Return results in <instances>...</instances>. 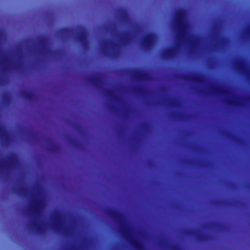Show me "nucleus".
I'll list each match as a JSON object with an SVG mask.
<instances>
[{"label":"nucleus","mask_w":250,"mask_h":250,"mask_svg":"<svg viewBox=\"0 0 250 250\" xmlns=\"http://www.w3.org/2000/svg\"><path fill=\"white\" fill-rule=\"evenodd\" d=\"M131 78L136 81L146 82L151 80L150 76L146 73L135 69L131 72Z\"/></svg>","instance_id":"nucleus-16"},{"label":"nucleus","mask_w":250,"mask_h":250,"mask_svg":"<svg viewBox=\"0 0 250 250\" xmlns=\"http://www.w3.org/2000/svg\"><path fill=\"white\" fill-rule=\"evenodd\" d=\"M132 37L128 32H124L121 34L119 39V43L122 45H125L132 40Z\"/></svg>","instance_id":"nucleus-21"},{"label":"nucleus","mask_w":250,"mask_h":250,"mask_svg":"<svg viewBox=\"0 0 250 250\" xmlns=\"http://www.w3.org/2000/svg\"><path fill=\"white\" fill-rule=\"evenodd\" d=\"M58 148H59L58 146L54 144H52L50 146L49 150L51 151H56L58 150Z\"/></svg>","instance_id":"nucleus-29"},{"label":"nucleus","mask_w":250,"mask_h":250,"mask_svg":"<svg viewBox=\"0 0 250 250\" xmlns=\"http://www.w3.org/2000/svg\"><path fill=\"white\" fill-rule=\"evenodd\" d=\"M7 82V80L3 77H0V85H3Z\"/></svg>","instance_id":"nucleus-30"},{"label":"nucleus","mask_w":250,"mask_h":250,"mask_svg":"<svg viewBox=\"0 0 250 250\" xmlns=\"http://www.w3.org/2000/svg\"><path fill=\"white\" fill-rule=\"evenodd\" d=\"M222 203H223V204H224L225 203H224V202H223Z\"/></svg>","instance_id":"nucleus-34"},{"label":"nucleus","mask_w":250,"mask_h":250,"mask_svg":"<svg viewBox=\"0 0 250 250\" xmlns=\"http://www.w3.org/2000/svg\"><path fill=\"white\" fill-rule=\"evenodd\" d=\"M197 90L198 92L200 93H204L207 95H222L226 94L228 95V96L224 98L222 100L223 102L227 104L225 102V99H230V98L231 96H235L233 94L231 93L226 88H224L221 86L212 85L210 86L207 90H201L199 89H197ZM232 100H235V98L231 99ZM227 104H229V103H227Z\"/></svg>","instance_id":"nucleus-6"},{"label":"nucleus","mask_w":250,"mask_h":250,"mask_svg":"<svg viewBox=\"0 0 250 250\" xmlns=\"http://www.w3.org/2000/svg\"><path fill=\"white\" fill-rule=\"evenodd\" d=\"M243 34L245 36L250 37V25L244 29Z\"/></svg>","instance_id":"nucleus-28"},{"label":"nucleus","mask_w":250,"mask_h":250,"mask_svg":"<svg viewBox=\"0 0 250 250\" xmlns=\"http://www.w3.org/2000/svg\"><path fill=\"white\" fill-rule=\"evenodd\" d=\"M156 41V36L154 34H149L141 40V46L145 49L152 47Z\"/></svg>","instance_id":"nucleus-14"},{"label":"nucleus","mask_w":250,"mask_h":250,"mask_svg":"<svg viewBox=\"0 0 250 250\" xmlns=\"http://www.w3.org/2000/svg\"><path fill=\"white\" fill-rule=\"evenodd\" d=\"M124 110H125V114H127L129 113L130 109L128 107H126L125 108Z\"/></svg>","instance_id":"nucleus-32"},{"label":"nucleus","mask_w":250,"mask_h":250,"mask_svg":"<svg viewBox=\"0 0 250 250\" xmlns=\"http://www.w3.org/2000/svg\"><path fill=\"white\" fill-rule=\"evenodd\" d=\"M100 47L102 53L105 56L115 58L119 56L120 48L113 41H103L100 43Z\"/></svg>","instance_id":"nucleus-4"},{"label":"nucleus","mask_w":250,"mask_h":250,"mask_svg":"<svg viewBox=\"0 0 250 250\" xmlns=\"http://www.w3.org/2000/svg\"><path fill=\"white\" fill-rule=\"evenodd\" d=\"M106 213L118 224L120 233L133 247L139 250H144L143 244L134 237L135 230L128 223L125 215L113 209H107Z\"/></svg>","instance_id":"nucleus-1"},{"label":"nucleus","mask_w":250,"mask_h":250,"mask_svg":"<svg viewBox=\"0 0 250 250\" xmlns=\"http://www.w3.org/2000/svg\"><path fill=\"white\" fill-rule=\"evenodd\" d=\"M104 94L107 97L110 98L113 101L122 104H123V100L115 93V92L111 90L104 89Z\"/></svg>","instance_id":"nucleus-19"},{"label":"nucleus","mask_w":250,"mask_h":250,"mask_svg":"<svg viewBox=\"0 0 250 250\" xmlns=\"http://www.w3.org/2000/svg\"><path fill=\"white\" fill-rule=\"evenodd\" d=\"M76 39L81 42L84 49L88 47L87 33L84 27H80L76 32Z\"/></svg>","instance_id":"nucleus-13"},{"label":"nucleus","mask_w":250,"mask_h":250,"mask_svg":"<svg viewBox=\"0 0 250 250\" xmlns=\"http://www.w3.org/2000/svg\"><path fill=\"white\" fill-rule=\"evenodd\" d=\"M170 116L177 120H182L184 119V114L180 112H173L170 114Z\"/></svg>","instance_id":"nucleus-26"},{"label":"nucleus","mask_w":250,"mask_h":250,"mask_svg":"<svg viewBox=\"0 0 250 250\" xmlns=\"http://www.w3.org/2000/svg\"><path fill=\"white\" fill-rule=\"evenodd\" d=\"M38 47L41 54L49 55L51 53V49L49 46L47 40L45 38L40 39L38 42Z\"/></svg>","instance_id":"nucleus-15"},{"label":"nucleus","mask_w":250,"mask_h":250,"mask_svg":"<svg viewBox=\"0 0 250 250\" xmlns=\"http://www.w3.org/2000/svg\"><path fill=\"white\" fill-rule=\"evenodd\" d=\"M66 216L62 213L54 212L51 216V226L58 232H62L67 236H70L73 232L71 225L65 224Z\"/></svg>","instance_id":"nucleus-3"},{"label":"nucleus","mask_w":250,"mask_h":250,"mask_svg":"<svg viewBox=\"0 0 250 250\" xmlns=\"http://www.w3.org/2000/svg\"><path fill=\"white\" fill-rule=\"evenodd\" d=\"M187 32V31L178 35V38L179 39L180 41H182L190 43L192 48L198 47L200 44V39L188 34Z\"/></svg>","instance_id":"nucleus-9"},{"label":"nucleus","mask_w":250,"mask_h":250,"mask_svg":"<svg viewBox=\"0 0 250 250\" xmlns=\"http://www.w3.org/2000/svg\"><path fill=\"white\" fill-rule=\"evenodd\" d=\"M131 90L132 92L137 94H145L146 93V89L142 86H133Z\"/></svg>","instance_id":"nucleus-25"},{"label":"nucleus","mask_w":250,"mask_h":250,"mask_svg":"<svg viewBox=\"0 0 250 250\" xmlns=\"http://www.w3.org/2000/svg\"><path fill=\"white\" fill-rule=\"evenodd\" d=\"M19 161L15 156H10L0 160V168L13 169L18 167Z\"/></svg>","instance_id":"nucleus-7"},{"label":"nucleus","mask_w":250,"mask_h":250,"mask_svg":"<svg viewBox=\"0 0 250 250\" xmlns=\"http://www.w3.org/2000/svg\"><path fill=\"white\" fill-rule=\"evenodd\" d=\"M229 43V40L224 37H220L215 39V46L224 47Z\"/></svg>","instance_id":"nucleus-23"},{"label":"nucleus","mask_w":250,"mask_h":250,"mask_svg":"<svg viewBox=\"0 0 250 250\" xmlns=\"http://www.w3.org/2000/svg\"><path fill=\"white\" fill-rule=\"evenodd\" d=\"M230 98L231 99L235 98V100L227 99L225 100V102L237 106H243L245 105V101H250V97H239L236 96H232Z\"/></svg>","instance_id":"nucleus-17"},{"label":"nucleus","mask_w":250,"mask_h":250,"mask_svg":"<svg viewBox=\"0 0 250 250\" xmlns=\"http://www.w3.org/2000/svg\"><path fill=\"white\" fill-rule=\"evenodd\" d=\"M17 193L21 196L27 197L30 196H36L40 193V189L34 188L32 189H29L28 187L24 185L19 186L16 188Z\"/></svg>","instance_id":"nucleus-8"},{"label":"nucleus","mask_w":250,"mask_h":250,"mask_svg":"<svg viewBox=\"0 0 250 250\" xmlns=\"http://www.w3.org/2000/svg\"><path fill=\"white\" fill-rule=\"evenodd\" d=\"M108 108L112 111H114L115 110V108L114 107V106L111 103H109L108 104Z\"/></svg>","instance_id":"nucleus-31"},{"label":"nucleus","mask_w":250,"mask_h":250,"mask_svg":"<svg viewBox=\"0 0 250 250\" xmlns=\"http://www.w3.org/2000/svg\"><path fill=\"white\" fill-rule=\"evenodd\" d=\"M162 103L167 106L179 107L181 105V101L175 98H167L162 100Z\"/></svg>","instance_id":"nucleus-18"},{"label":"nucleus","mask_w":250,"mask_h":250,"mask_svg":"<svg viewBox=\"0 0 250 250\" xmlns=\"http://www.w3.org/2000/svg\"><path fill=\"white\" fill-rule=\"evenodd\" d=\"M21 94L25 100L28 101H33L36 99V95L32 92L23 91L21 92Z\"/></svg>","instance_id":"nucleus-24"},{"label":"nucleus","mask_w":250,"mask_h":250,"mask_svg":"<svg viewBox=\"0 0 250 250\" xmlns=\"http://www.w3.org/2000/svg\"><path fill=\"white\" fill-rule=\"evenodd\" d=\"M87 80L93 85L101 89L105 84L104 76L100 74L92 75L87 78Z\"/></svg>","instance_id":"nucleus-11"},{"label":"nucleus","mask_w":250,"mask_h":250,"mask_svg":"<svg viewBox=\"0 0 250 250\" xmlns=\"http://www.w3.org/2000/svg\"><path fill=\"white\" fill-rule=\"evenodd\" d=\"M186 11L183 9H180L175 12L173 27L174 30H177L179 35L187 31L188 25L186 21Z\"/></svg>","instance_id":"nucleus-5"},{"label":"nucleus","mask_w":250,"mask_h":250,"mask_svg":"<svg viewBox=\"0 0 250 250\" xmlns=\"http://www.w3.org/2000/svg\"><path fill=\"white\" fill-rule=\"evenodd\" d=\"M233 66L240 73L250 78V68L245 61L242 60L236 61L233 62Z\"/></svg>","instance_id":"nucleus-12"},{"label":"nucleus","mask_w":250,"mask_h":250,"mask_svg":"<svg viewBox=\"0 0 250 250\" xmlns=\"http://www.w3.org/2000/svg\"><path fill=\"white\" fill-rule=\"evenodd\" d=\"M184 79L191 82L198 83H205V77L203 76L198 74H190L186 76Z\"/></svg>","instance_id":"nucleus-20"},{"label":"nucleus","mask_w":250,"mask_h":250,"mask_svg":"<svg viewBox=\"0 0 250 250\" xmlns=\"http://www.w3.org/2000/svg\"><path fill=\"white\" fill-rule=\"evenodd\" d=\"M62 34L70 35L73 32L72 29L70 28H63L60 31Z\"/></svg>","instance_id":"nucleus-27"},{"label":"nucleus","mask_w":250,"mask_h":250,"mask_svg":"<svg viewBox=\"0 0 250 250\" xmlns=\"http://www.w3.org/2000/svg\"><path fill=\"white\" fill-rule=\"evenodd\" d=\"M30 203H39V204H40V203H43L42 202H30Z\"/></svg>","instance_id":"nucleus-33"},{"label":"nucleus","mask_w":250,"mask_h":250,"mask_svg":"<svg viewBox=\"0 0 250 250\" xmlns=\"http://www.w3.org/2000/svg\"><path fill=\"white\" fill-rule=\"evenodd\" d=\"M118 15L121 21L128 22L129 16L126 10L122 9L118 11Z\"/></svg>","instance_id":"nucleus-22"},{"label":"nucleus","mask_w":250,"mask_h":250,"mask_svg":"<svg viewBox=\"0 0 250 250\" xmlns=\"http://www.w3.org/2000/svg\"><path fill=\"white\" fill-rule=\"evenodd\" d=\"M180 41L178 38L174 46L167 48L162 52V57L166 60H168L175 57L180 47Z\"/></svg>","instance_id":"nucleus-10"},{"label":"nucleus","mask_w":250,"mask_h":250,"mask_svg":"<svg viewBox=\"0 0 250 250\" xmlns=\"http://www.w3.org/2000/svg\"><path fill=\"white\" fill-rule=\"evenodd\" d=\"M43 204H28L27 212L32 217L29 225L39 233H43L46 229L45 223L42 220V216L43 211Z\"/></svg>","instance_id":"nucleus-2"}]
</instances>
